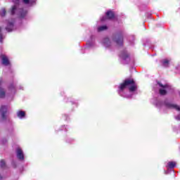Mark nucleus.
I'll use <instances>...</instances> for the list:
<instances>
[{
  "mask_svg": "<svg viewBox=\"0 0 180 180\" xmlns=\"http://www.w3.org/2000/svg\"><path fill=\"white\" fill-rule=\"evenodd\" d=\"M128 89L129 92H135L137 91V84L133 78H127L124 80L123 83L119 86V94L121 95L123 91Z\"/></svg>",
  "mask_w": 180,
  "mask_h": 180,
  "instance_id": "1",
  "label": "nucleus"
},
{
  "mask_svg": "<svg viewBox=\"0 0 180 180\" xmlns=\"http://www.w3.org/2000/svg\"><path fill=\"white\" fill-rule=\"evenodd\" d=\"M13 2L15 5L10 10L11 15H17L19 19H26L27 11L23 10V8H19V6H20V0H13Z\"/></svg>",
  "mask_w": 180,
  "mask_h": 180,
  "instance_id": "2",
  "label": "nucleus"
},
{
  "mask_svg": "<svg viewBox=\"0 0 180 180\" xmlns=\"http://www.w3.org/2000/svg\"><path fill=\"white\" fill-rule=\"evenodd\" d=\"M165 106V108H167V109H175L176 110H180V108L179 106L175 105V104H172L169 102H168L167 100L165 101L164 102L162 101H158L157 103V106Z\"/></svg>",
  "mask_w": 180,
  "mask_h": 180,
  "instance_id": "3",
  "label": "nucleus"
},
{
  "mask_svg": "<svg viewBox=\"0 0 180 180\" xmlns=\"http://www.w3.org/2000/svg\"><path fill=\"white\" fill-rule=\"evenodd\" d=\"M123 36H124V32L121 31L113 36L112 40L117 46H123Z\"/></svg>",
  "mask_w": 180,
  "mask_h": 180,
  "instance_id": "4",
  "label": "nucleus"
},
{
  "mask_svg": "<svg viewBox=\"0 0 180 180\" xmlns=\"http://www.w3.org/2000/svg\"><path fill=\"white\" fill-rule=\"evenodd\" d=\"M120 58L122 60V63L129 64L130 63V55L127 53V51L124 50L120 54Z\"/></svg>",
  "mask_w": 180,
  "mask_h": 180,
  "instance_id": "5",
  "label": "nucleus"
},
{
  "mask_svg": "<svg viewBox=\"0 0 180 180\" xmlns=\"http://www.w3.org/2000/svg\"><path fill=\"white\" fill-rule=\"evenodd\" d=\"M8 106L6 105H1L0 108V114L1 116L2 120H7V119H9V117L8 116Z\"/></svg>",
  "mask_w": 180,
  "mask_h": 180,
  "instance_id": "6",
  "label": "nucleus"
},
{
  "mask_svg": "<svg viewBox=\"0 0 180 180\" xmlns=\"http://www.w3.org/2000/svg\"><path fill=\"white\" fill-rule=\"evenodd\" d=\"M158 84L159 85V86H160V88H162L159 89V94L162 96L167 95V90L165 89L168 88V86L167 84L164 85L160 82H158Z\"/></svg>",
  "mask_w": 180,
  "mask_h": 180,
  "instance_id": "7",
  "label": "nucleus"
},
{
  "mask_svg": "<svg viewBox=\"0 0 180 180\" xmlns=\"http://www.w3.org/2000/svg\"><path fill=\"white\" fill-rule=\"evenodd\" d=\"M0 58L1 60V63L3 65L8 66L9 64H11V62H9V58H8V56H6L5 54H1Z\"/></svg>",
  "mask_w": 180,
  "mask_h": 180,
  "instance_id": "8",
  "label": "nucleus"
},
{
  "mask_svg": "<svg viewBox=\"0 0 180 180\" xmlns=\"http://www.w3.org/2000/svg\"><path fill=\"white\" fill-rule=\"evenodd\" d=\"M16 155L17 158H18V160L20 161H23L25 160V155L23 154V150H22V148H18L16 149Z\"/></svg>",
  "mask_w": 180,
  "mask_h": 180,
  "instance_id": "9",
  "label": "nucleus"
},
{
  "mask_svg": "<svg viewBox=\"0 0 180 180\" xmlns=\"http://www.w3.org/2000/svg\"><path fill=\"white\" fill-rule=\"evenodd\" d=\"M37 0H22V4L25 5H28V6H33V5H36Z\"/></svg>",
  "mask_w": 180,
  "mask_h": 180,
  "instance_id": "10",
  "label": "nucleus"
},
{
  "mask_svg": "<svg viewBox=\"0 0 180 180\" xmlns=\"http://www.w3.org/2000/svg\"><path fill=\"white\" fill-rule=\"evenodd\" d=\"M103 44L105 47H110L112 42H110V39H109V38H104L103 40Z\"/></svg>",
  "mask_w": 180,
  "mask_h": 180,
  "instance_id": "11",
  "label": "nucleus"
},
{
  "mask_svg": "<svg viewBox=\"0 0 180 180\" xmlns=\"http://www.w3.org/2000/svg\"><path fill=\"white\" fill-rule=\"evenodd\" d=\"M6 30L7 32H12L13 30V22H7V26L6 27Z\"/></svg>",
  "mask_w": 180,
  "mask_h": 180,
  "instance_id": "12",
  "label": "nucleus"
},
{
  "mask_svg": "<svg viewBox=\"0 0 180 180\" xmlns=\"http://www.w3.org/2000/svg\"><path fill=\"white\" fill-rule=\"evenodd\" d=\"M105 15L107 18H108L110 20H112V19H115V13H113V11H107Z\"/></svg>",
  "mask_w": 180,
  "mask_h": 180,
  "instance_id": "13",
  "label": "nucleus"
},
{
  "mask_svg": "<svg viewBox=\"0 0 180 180\" xmlns=\"http://www.w3.org/2000/svg\"><path fill=\"white\" fill-rule=\"evenodd\" d=\"M162 67L168 68L169 67V60L168 59H163L161 60Z\"/></svg>",
  "mask_w": 180,
  "mask_h": 180,
  "instance_id": "14",
  "label": "nucleus"
},
{
  "mask_svg": "<svg viewBox=\"0 0 180 180\" xmlns=\"http://www.w3.org/2000/svg\"><path fill=\"white\" fill-rule=\"evenodd\" d=\"M17 116L20 119H23V117H25L26 116V112H25V111H23V110H20V111L17 112Z\"/></svg>",
  "mask_w": 180,
  "mask_h": 180,
  "instance_id": "15",
  "label": "nucleus"
},
{
  "mask_svg": "<svg viewBox=\"0 0 180 180\" xmlns=\"http://www.w3.org/2000/svg\"><path fill=\"white\" fill-rule=\"evenodd\" d=\"M167 167L170 169H172L175 168V167H176V162H169L167 163Z\"/></svg>",
  "mask_w": 180,
  "mask_h": 180,
  "instance_id": "16",
  "label": "nucleus"
},
{
  "mask_svg": "<svg viewBox=\"0 0 180 180\" xmlns=\"http://www.w3.org/2000/svg\"><path fill=\"white\" fill-rule=\"evenodd\" d=\"M108 26L102 25L98 27V32H103V30H107Z\"/></svg>",
  "mask_w": 180,
  "mask_h": 180,
  "instance_id": "17",
  "label": "nucleus"
},
{
  "mask_svg": "<svg viewBox=\"0 0 180 180\" xmlns=\"http://www.w3.org/2000/svg\"><path fill=\"white\" fill-rule=\"evenodd\" d=\"M6 15V10L5 8H1L0 10V16H1V18H4V16H5Z\"/></svg>",
  "mask_w": 180,
  "mask_h": 180,
  "instance_id": "18",
  "label": "nucleus"
},
{
  "mask_svg": "<svg viewBox=\"0 0 180 180\" xmlns=\"http://www.w3.org/2000/svg\"><path fill=\"white\" fill-rule=\"evenodd\" d=\"M15 88H16V86H15V84H10L8 86L9 91H11V92H15Z\"/></svg>",
  "mask_w": 180,
  "mask_h": 180,
  "instance_id": "19",
  "label": "nucleus"
},
{
  "mask_svg": "<svg viewBox=\"0 0 180 180\" xmlns=\"http://www.w3.org/2000/svg\"><path fill=\"white\" fill-rule=\"evenodd\" d=\"M0 167L1 168H5V167H6V163L5 162L4 160H1L0 161Z\"/></svg>",
  "mask_w": 180,
  "mask_h": 180,
  "instance_id": "20",
  "label": "nucleus"
},
{
  "mask_svg": "<svg viewBox=\"0 0 180 180\" xmlns=\"http://www.w3.org/2000/svg\"><path fill=\"white\" fill-rule=\"evenodd\" d=\"M2 30V28L0 27V43H2V41L4 40V37L2 35V33H1Z\"/></svg>",
  "mask_w": 180,
  "mask_h": 180,
  "instance_id": "21",
  "label": "nucleus"
},
{
  "mask_svg": "<svg viewBox=\"0 0 180 180\" xmlns=\"http://www.w3.org/2000/svg\"><path fill=\"white\" fill-rule=\"evenodd\" d=\"M105 20H106V17L103 16V17L101 18V22H105Z\"/></svg>",
  "mask_w": 180,
  "mask_h": 180,
  "instance_id": "22",
  "label": "nucleus"
},
{
  "mask_svg": "<svg viewBox=\"0 0 180 180\" xmlns=\"http://www.w3.org/2000/svg\"><path fill=\"white\" fill-rule=\"evenodd\" d=\"M176 120H180V115L176 117Z\"/></svg>",
  "mask_w": 180,
  "mask_h": 180,
  "instance_id": "23",
  "label": "nucleus"
},
{
  "mask_svg": "<svg viewBox=\"0 0 180 180\" xmlns=\"http://www.w3.org/2000/svg\"><path fill=\"white\" fill-rule=\"evenodd\" d=\"M4 179V177H2V176L0 175V180Z\"/></svg>",
  "mask_w": 180,
  "mask_h": 180,
  "instance_id": "24",
  "label": "nucleus"
},
{
  "mask_svg": "<svg viewBox=\"0 0 180 180\" xmlns=\"http://www.w3.org/2000/svg\"><path fill=\"white\" fill-rule=\"evenodd\" d=\"M64 116H65L67 117V115L65 114Z\"/></svg>",
  "mask_w": 180,
  "mask_h": 180,
  "instance_id": "25",
  "label": "nucleus"
},
{
  "mask_svg": "<svg viewBox=\"0 0 180 180\" xmlns=\"http://www.w3.org/2000/svg\"><path fill=\"white\" fill-rule=\"evenodd\" d=\"M5 143H6V140H5Z\"/></svg>",
  "mask_w": 180,
  "mask_h": 180,
  "instance_id": "26",
  "label": "nucleus"
}]
</instances>
